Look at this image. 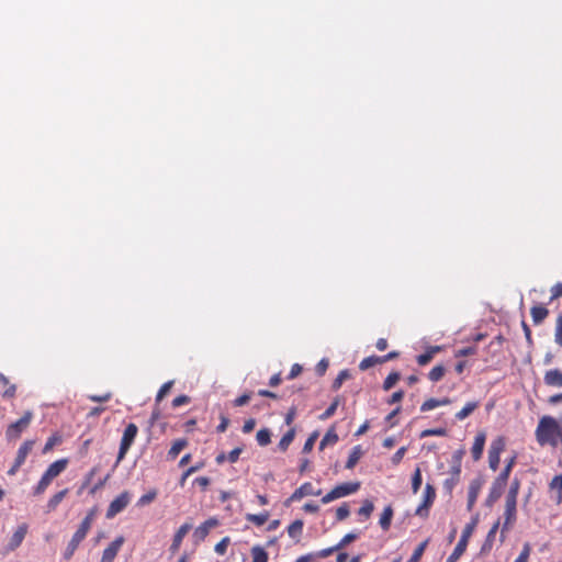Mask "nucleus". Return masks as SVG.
<instances>
[{"mask_svg": "<svg viewBox=\"0 0 562 562\" xmlns=\"http://www.w3.org/2000/svg\"><path fill=\"white\" fill-rule=\"evenodd\" d=\"M537 442L540 446L561 447L562 450V419L552 416H542L535 431Z\"/></svg>", "mask_w": 562, "mask_h": 562, "instance_id": "f257e3e1", "label": "nucleus"}, {"mask_svg": "<svg viewBox=\"0 0 562 562\" xmlns=\"http://www.w3.org/2000/svg\"><path fill=\"white\" fill-rule=\"evenodd\" d=\"M67 459H59L53 462L42 475L37 484V492L45 491L50 485L52 481L67 468Z\"/></svg>", "mask_w": 562, "mask_h": 562, "instance_id": "f03ea898", "label": "nucleus"}, {"mask_svg": "<svg viewBox=\"0 0 562 562\" xmlns=\"http://www.w3.org/2000/svg\"><path fill=\"white\" fill-rule=\"evenodd\" d=\"M33 416L31 411H26L20 419L11 423L5 429V438L9 441L18 440L21 434L30 426Z\"/></svg>", "mask_w": 562, "mask_h": 562, "instance_id": "7ed1b4c3", "label": "nucleus"}, {"mask_svg": "<svg viewBox=\"0 0 562 562\" xmlns=\"http://www.w3.org/2000/svg\"><path fill=\"white\" fill-rule=\"evenodd\" d=\"M138 434V427L134 423H130L124 431L120 443V450L117 454V460L121 461L127 451L130 450L131 446L133 445L136 436Z\"/></svg>", "mask_w": 562, "mask_h": 562, "instance_id": "20e7f679", "label": "nucleus"}, {"mask_svg": "<svg viewBox=\"0 0 562 562\" xmlns=\"http://www.w3.org/2000/svg\"><path fill=\"white\" fill-rule=\"evenodd\" d=\"M516 494H508L506 498V505H505V521L503 524L502 532H501V541H504V533L507 531L516 518Z\"/></svg>", "mask_w": 562, "mask_h": 562, "instance_id": "39448f33", "label": "nucleus"}, {"mask_svg": "<svg viewBox=\"0 0 562 562\" xmlns=\"http://www.w3.org/2000/svg\"><path fill=\"white\" fill-rule=\"evenodd\" d=\"M505 448V441L503 438L495 439L488 449V463L490 468L496 470L501 461V453Z\"/></svg>", "mask_w": 562, "mask_h": 562, "instance_id": "423d86ee", "label": "nucleus"}, {"mask_svg": "<svg viewBox=\"0 0 562 562\" xmlns=\"http://www.w3.org/2000/svg\"><path fill=\"white\" fill-rule=\"evenodd\" d=\"M35 445L34 440H25L19 448L13 467L9 470V474H14L18 469L25 462L29 453Z\"/></svg>", "mask_w": 562, "mask_h": 562, "instance_id": "0eeeda50", "label": "nucleus"}, {"mask_svg": "<svg viewBox=\"0 0 562 562\" xmlns=\"http://www.w3.org/2000/svg\"><path fill=\"white\" fill-rule=\"evenodd\" d=\"M218 525V520L216 518H210L206 521H204L202 525H200L195 530L193 531V540L198 544L202 542L209 535L210 530Z\"/></svg>", "mask_w": 562, "mask_h": 562, "instance_id": "6e6552de", "label": "nucleus"}, {"mask_svg": "<svg viewBox=\"0 0 562 562\" xmlns=\"http://www.w3.org/2000/svg\"><path fill=\"white\" fill-rule=\"evenodd\" d=\"M124 537L119 536L115 538L103 551L100 562H113L117 552L124 543Z\"/></svg>", "mask_w": 562, "mask_h": 562, "instance_id": "1a4fd4ad", "label": "nucleus"}, {"mask_svg": "<svg viewBox=\"0 0 562 562\" xmlns=\"http://www.w3.org/2000/svg\"><path fill=\"white\" fill-rule=\"evenodd\" d=\"M460 474L461 469L459 465L452 467L448 473L441 474L442 476H445L441 479L442 487L447 491H452L453 488H456L457 484L460 481Z\"/></svg>", "mask_w": 562, "mask_h": 562, "instance_id": "9d476101", "label": "nucleus"}, {"mask_svg": "<svg viewBox=\"0 0 562 562\" xmlns=\"http://www.w3.org/2000/svg\"><path fill=\"white\" fill-rule=\"evenodd\" d=\"M88 531L83 530L82 528H78V530L75 532V535L72 536L71 540L69 541L66 550H65V553H64V557L65 559H70L75 551L77 550L79 543L86 538Z\"/></svg>", "mask_w": 562, "mask_h": 562, "instance_id": "9b49d317", "label": "nucleus"}, {"mask_svg": "<svg viewBox=\"0 0 562 562\" xmlns=\"http://www.w3.org/2000/svg\"><path fill=\"white\" fill-rule=\"evenodd\" d=\"M128 504L127 494H121L117 496L109 506L106 517L112 518L120 512H122Z\"/></svg>", "mask_w": 562, "mask_h": 562, "instance_id": "f8f14e48", "label": "nucleus"}, {"mask_svg": "<svg viewBox=\"0 0 562 562\" xmlns=\"http://www.w3.org/2000/svg\"><path fill=\"white\" fill-rule=\"evenodd\" d=\"M192 529V525L189 524V522H186L183 524L178 530L177 532L175 533L173 536V540H172V543L170 546V552L172 554H175L180 546H181V542L183 540V538L186 537V535Z\"/></svg>", "mask_w": 562, "mask_h": 562, "instance_id": "ddd939ff", "label": "nucleus"}, {"mask_svg": "<svg viewBox=\"0 0 562 562\" xmlns=\"http://www.w3.org/2000/svg\"><path fill=\"white\" fill-rule=\"evenodd\" d=\"M441 351H442L441 346H429L424 353L418 355L416 357V362L418 363V366L425 367L434 359V357L437 353H439Z\"/></svg>", "mask_w": 562, "mask_h": 562, "instance_id": "4468645a", "label": "nucleus"}, {"mask_svg": "<svg viewBox=\"0 0 562 562\" xmlns=\"http://www.w3.org/2000/svg\"><path fill=\"white\" fill-rule=\"evenodd\" d=\"M513 460L505 467V469L499 473L497 479L495 480L493 487L491 492H502L506 484L509 476V472L512 469Z\"/></svg>", "mask_w": 562, "mask_h": 562, "instance_id": "2eb2a0df", "label": "nucleus"}, {"mask_svg": "<svg viewBox=\"0 0 562 562\" xmlns=\"http://www.w3.org/2000/svg\"><path fill=\"white\" fill-rule=\"evenodd\" d=\"M485 439L486 437L484 432H479L475 436L473 446L471 448V454L474 461L481 459L485 446Z\"/></svg>", "mask_w": 562, "mask_h": 562, "instance_id": "dca6fc26", "label": "nucleus"}, {"mask_svg": "<svg viewBox=\"0 0 562 562\" xmlns=\"http://www.w3.org/2000/svg\"><path fill=\"white\" fill-rule=\"evenodd\" d=\"M543 381L549 386L561 387L562 386V371L559 369H552L544 373Z\"/></svg>", "mask_w": 562, "mask_h": 562, "instance_id": "f3484780", "label": "nucleus"}, {"mask_svg": "<svg viewBox=\"0 0 562 562\" xmlns=\"http://www.w3.org/2000/svg\"><path fill=\"white\" fill-rule=\"evenodd\" d=\"M531 318L535 325H540L549 315V310L543 305H533L530 308Z\"/></svg>", "mask_w": 562, "mask_h": 562, "instance_id": "a211bd4d", "label": "nucleus"}, {"mask_svg": "<svg viewBox=\"0 0 562 562\" xmlns=\"http://www.w3.org/2000/svg\"><path fill=\"white\" fill-rule=\"evenodd\" d=\"M26 532H27V526L25 524H22L21 526H19L9 541V544H8L9 549L10 550L16 549L22 543Z\"/></svg>", "mask_w": 562, "mask_h": 562, "instance_id": "6ab92c4d", "label": "nucleus"}, {"mask_svg": "<svg viewBox=\"0 0 562 562\" xmlns=\"http://www.w3.org/2000/svg\"><path fill=\"white\" fill-rule=\"evenodd\" d=\"M451 403V400L449 397H443V398H428L426 400L422 406H420V411L422 412H429V411H432L439 406H445V405H449Z\"/></svg>", "mask_w": 562, "mask_h": 562, "instance_id": "aec40b11", "label": "nucleus"}, {"mask_svg": "<svg viewBox=\"0 0 562 562\" xmlns=\"http://www.w3.org/2000/svg\"><path fill=\"white\" fill-rule=\"evenodd\" d=\"M436 494H425L423 503L417 507L416 515L426 518L428 516V508L432 505Z\"/></svg>", "mask_w": 562, "mask_h": 562, "instance_id": "412c9836", "label": "nucleus"}, {"mask_svg": "<svg viewBox=\"0 0 562 562\" xmlns=\"http://www.w3.org/2000/svg\"><path fill=\"white\" fill-rule=\"evenodd\" d=\"M362 454H363V451H362L361 446L360 445L355 446L349 453V457L346 462V468L347 469L355 468V465L358 463V461L360 460Z\"/></svg>", "mask_w": 562, "mask_h": 562, "instance_id": "4be33fe9", "label": "nucleus"}, {"mask_svg": "<svg viewBox=\"0 0 562 562\" xmlns=\"http://www.w3.org/2000/svg\"><path fill=\"white\" fill-rule=\"evenodd\" d=\"M479 407L477 402H468L462 409L456 414L458 420H463L469 417Z\"/></svg>", "mask_w": 562, "mask_h": 562, "instance_id": "5701e85b", "label": "nucleus"}, {"mask_svg": "<svg viewBox=\"0 0 562 562\" xmlns=\"http://www.w3.org/2000/svg\"><path fill=\"white\" fill-rule=\"evenodd\" d=\"M479 522V514H476L472 520L464 527L460 540L468 543L470 537L472 536L476 525Z\"/></svg>", "mask_w": 562, "mask_h": 562, "instance_id": "b1692460", "label": "nucleus"}, {"mask_svg": "<svg viewBox=\"0 0 562 562\" xmlns=\"http://www.w3.org/2000/svg\"><path fill=\"white\" fill-rule=\"evenodd\" d=\"M0 382L7 386L4 392L2 393L3 398H13L15 396L16 386L15 384H10L8 378L0 372Z\"/></svg>", "mask_w": 562, "mask_h": 562, "instance_id": "393cba45", "label": "nucleus"}, {"mask_svg": "<svg viewBox=\"0 0 562 562\" xmlns=\"http://www.w3.org/2000/svg\"><path fill=\"white\" fill-rule=\"evenodd\" d=\"M303 530V521L301 519L294 520L289 527H288V533L291 538L299 541Z\"/></svg>", "mask_w": 562, "mask_h": 562, "instance_id": "a878e982", "label": "nucleus"}, {"mask_svg": "<svg viewBox=\"0 0 562 562\" xmlns=\"http://www.w3.org/2000/svg\"><path fill=\"white\" fill-rule=\"evenodd\" d=\"M499 520L495 521L492 528L490 529L486 539L482 546V551L491 550L495 535L497 532V529L499 528Z\"/></svg>", "mask_w": 562, "mask_h": 562, "instance_id": "bb28decb", "label": "nucleus"}, {"mask_svg": "<svg viewBox=\"0 0 562 562\" xmlns=\"http://www.w3.org/2000/svg\"><path fill=\"white\" fill-rule=\"evenodd\" d=\"M187 445L188 441L186 439L176 440L168 451V457L170 459H176L179 456V453L187 447Z\"/></svg>", "mask_w": 562, "mask_h": 562, "instance_id": "cd10ccee", "label": "nucleus"}, {"mask_svg": "<svg viewBox=\"0 0 562 562\" xmlns=\"http://www.w3.org/2000/svg\"><path fill=\"white\" fill-rule=\"evenodd\" d=\"M393 517V509L391 506H386L380 517V526L383 530H387L391 525V520Z\"/></svg>", "mask_w": 562, "mask_h": 562, "instance_id": "c85d7f7f", "label": "nucleus"}, {"mask_svg": "<svg viewBox=\"0 0 562 562\" xmlns=\"http://www.w3.org/2000/svg\"><path fill=\"white\" fill-rule=\"evenodd\" d=\"M376 364H382L380 356H370L361 360L359 363V369L361 371H366Z\"/></svg>", "mask_w": 562, "mask_h": 562, "instance_id": "c756f323", "label": "nucleus"}, {"mask_svg": "<svg viewBox=\"0 0 562 562\" xmlns=\"http://www.w3.org/2000/svg\"><path fill=\"white\" fill-rule=\"evenodd\" d=\"M294 437H295V429L294 428L289 429L279 441L280 450L285 451L289 448V446L291 445V442L293 441Z\"/></svg>", "mask_w": 562, "mask_h": 562, "instance_id": "7c9ffc66", "label": "nucleus"}, {"mask_svg": "<svg viewBox=\"0 0 562 562\" xmlns=\"http://www.w3.org/2000/svg\"><path fill=\"white\" fill-rule=\"evenodd\" d=\"M446 373V368L442 364L435 366L428 373V379L431 382H439Z\"/></svg>", "mask_w": 562, "mask_h": 562, "instance_id": "2f4dec72", "label": "nucleus"}, {"mask_svg": "<svg viewBox=\"0 0 562 562\" xmlns=\"http://www.w3.org/2000/svg\"><path fill=\"white\" fill-rule=\"evenodd\" d=\"M245 518H246L247 521L254 522L257 526H262L263 524L267 522V520L269 518V513L268 512H263V513H260L258 515L247 514L245 516Z\"/></svg>", "mask_w": 562, "mask_h": 562, "instance_id": "473e14b6", "label": "nucleus"}, {"mask_svg": "<svg viewBox=\"0 0 562 562\" xmlns=\"http://www.w3.org/2000/svg\"><path fill=\"white\" fill-rule=\"evenodd\" d=\"M467 546H468V543L463 542L462 540H459L453 552L450 554V557L447 559L446 562H457V560H459V558L465 551Z\"/></svg>", "mask_w": 562, "mask_h": 562, "instance_id": "72a5a7b5", "label": "nucleus"}, {"mask_svg": "<svg viewBox=\"0 0 562 562\" xmlns=\"http://www.w3.org/2000/svg\"><path fill=\"white\" fill-rule=\"evenodd\" d=\"M252 562H268V553L259 546L251 549Z\"/></svg>", "mask_w": 562, "mask_h": 562, "instance_id": "f704fd0d", "label": "nucleus"}, {"mask_svg": "<svg viewBox=\"0 0 562 562\" xmlns=\"http://www.w3.org/2000/svg\"><path fill=\"white\" fill-rule=\"evenodd\" d=\"M256 439L259 446H267L271 441V434L269 429L263 428L257 431Z\"/></svg>", "mask_w": 562, "mask_h": 562, "instance_id": "c9c22d12", "label": "nucleus"}, {"mask_svg": "<svg viewBox=\"0 0 562 562\" xmlns=\"http://www.w3.org/2000/svg\"><path fill=\"white\" fill-rule=\"evenodd\" d=\"M351 374L348 370H341L333 382V390L337 391L341 387L342 383L350 379Z\"/></svg>", "mask_w": 562, "mask_h": 562, "instance_id": "e433bc0d", "label": "nucleus"}, {"mask_svg": "<svg viewBox=\"0 0 562 562\" xmlns=\"http://www.w3.org/2000/svg\"><path fill=\"white\" fill-rule=\"evenodd\" d=\"M338 441V435L334 431H328L319 442V449L324 450L327 445H335Z\"/></svg>", "mask_w": 562, "mask_h": 562, "instance_id": "4c0bfd02", "label": "nucleus"}, {"mask_svg": "<svg viewBox=\"0 0 562 562\" xmlns=\"http://www.w3.org/2000/svg\"><path fill=\"white\" fill-rule=\"evenodd\" d=\"M401 375L398 372H391L383 382V390H391L400 380Z\"/></svg>", "mask_w": 562, "mask_h": 562, "instance_id": "58836bf2", "label": "nucleus"}, {"mask_svg": "<svg viewBox=\"0 0 562 562\" xmlns=\"http://www.w3.org/2000/svg\"><path fill=\"white\" fill-rule=\"evenodd\" d=\"M427 543L428 540H425L422 543H419L407 562H418L427 547Z\"/></svg>", "mask_w": 562, "mask_h": 562, "instance_id": "ea45409f", "label": "nucleus"}, {"mask_svg": "<svg viewBox=\"0 0 562 562\" xmlns=\"http://www.w3.org/2000/svg\"><path fill=\"white\" fill-rule=\"evenodd\" d=\"M173 385V381H168L166 383H164L159 391L157 392V395H156V403L158 404L159 402L162 401V398L169 393V391L171 390Z\"/></svg>", "mask_w": 562, "mask_h": 562, "instance_id": "a19ab883", "label": "nucleus"}, {"mask_svg": "<svg viewBox=\"0 0 562 562\" xmlns=\"http://www.w3.org/2000/svg\"><path fill=\"white\" fill-rule=\"evenodd\" d=\"M359 487H360L359 483L344 484V485H338V486L334 487L330 492L349 493V492H356Z\"/></svg>", "mask_w": 562, "mask_h": 562, "instance_id": "79ce46f5", "label": "nucleus"}, {"mask_svg": "<svg viewBox=\"0 0 562 562\" xmlns=\"http://www.w3.org/2000/svg\"><path fill=\"white\" fill-rule=\"evenodd\" d=\"M554 341L562 347V315H559L555 323Z\"/></svg>", "mask_w": 562, "mask_h": 562, "instance_id": "37998d69", "label": "nucleus"}, {"mask_svg": "<svg viewBox=\"0 0 562 562\" xmlns=\"http://www.w3.org/2000/svg\"><path fill=\"white\" fill-rule=\"evenodd\" d=\"M373 509H374L373 503L369 499H366L363 502L362 506L359 508L358 514L360 516L368 518L371 515V513L373 512Z\"/></svg>", "mask_w": 562, "mask_h": 562, "instance_id": "c03bdc74", "label": "nucleus"}, {"mask_svg": "<svg viewBox=\"0 0 562 562\" xmlns=\"http://www.w3.org/2000/svg\"><path fill=\"white\" fill-rule=\"evenodd\" d=\"M95 513H97L95 508H92V509L88 513V515L85 517V519L81 521V524H80V526H79V527H80V528H82V529H83V530H86V531H89V530H90V528H91V525H92L93 518H94V516H95Z\"/></svg>", "mask_w": 562, "mask_h": 562, "instance_id": "a18cd8bd", "label": "nucleus"}, {"mask_svg": "<svg viewBox=\"0 0 562 562\" xmlns=\"http://www.w3.org/2000/svg\"><path fill=\"white\" fill-rule=\"evenodd\" d=\"M339 403H340L339 397H336L333 401V403L326 408V411L321 415V418L327 419V418L331 417L335 414Z\"/></svg>", "mask_w": 562, "mask_h": 562, "instance_id": "49530a36", "label": "nucleus"}, {"mask_svg": "<svg viewBox=\"0 0 562 562\" xmlns=\"http://www.w3.org/2000/svg\"><path fill=\"white\" fill-rule=\"evenodd\" d=\"M447 430L445 428H429L422 431L420 437L445 436Z\"/></svg>", "mask_w": 562, "mask_h": 562, "instance_id": "de8ad7c7", "label": "nucleus"}, {"mask_svg": "<svg viewBox=\"0 0 562 562\" xmlns=\"http://www.w3.org/2000/svg\"><path fill=\"white\" fill-rule=\"evenodd\" d=\"M423 477H422V471L420 468L417 467L414 471L413 477H412V487L414 492H417V490L420 487Z\"/></svg>", "mask_w": 562, "mask_h": 562, "instance_id": "09e8293b", "label": "nucleus"}, {"mask_svg": "<svg viewBox=\"0 0 562 562\" xmlns=\"http://www.w3.org/2000/svg\"><path fill=\"white\" fill-rule=\"evenodd\" d=\"M318 437V432L317 431H314L310 435V437L306 439L304 446H303V452L304 453H308L312 451L314 445H315V441Z\"/></svg>", "mask_w": 562, "mask_h": 562, "instance_id": "8fccbe9b", "label": "nucleus"}, {"mask_svg": "<svg viewBox=\"0 0 562 562\" xmlns=\"http://www.w3.org/2000/svg\"><path fill=\"white\" fill-rule=\"evenodd\" d=\"M549 487L552 492H562V474L554 475Z\"/></svg>", "mask_w": 562, "mask_h": 562, "instance_id": "3c124183", "label": "nucleus"}, {"mask_svg": "<svg viewBox=\"0 0 562 562\" xmlns=\"http://www.w3.org/2000/svg\"><path fill=\"white\" fill-rule=\"evenodd\" d=\"M190 402H191L190 396H188L186 394H182V395H179V396L173 398L172 407L177 408V407H180L182 405L189 404Z\"/></svg>", "mask_w": 562, "mask_h": 562, "instance_id": "603ef678", "label": "nucleus"}, {"mask_svg": "<svg viewBox=\"0 0 562 562\" xmlns=\"http://www.w3.org/2000/svg\"><path fill=\"white\" fill-rule=\"evenodd\" d=\"M357 538V535L356 533H347L341 540L339 543H337L335 546V549H342L345 548L347 544H349L350 542H352L353 540H356Z\"/></svg>", "mask_w": 562, "mask_h": 562, "instance_id": "864d4df0", "label": "nucleus"}, {"mask_svg": "<svg viewBox=\"0 0 562 562\" xmlns=\"http://www.w3.org/2000/svg\"><path fill=\"white\" fill-rule=\"evenodd\" d=\"M476 352H477V348L475 346L465 347V348L459 349L456 352V357H468V356L475 355Z\"/></svg>", "mask_w": 562, "mask_h": 562, "instance_id": "5fc2aeb1", "label": "nucleus"}, {"mask_svg": "<svg viewBox=\"0 0 562 562\" xmlns=\"http://www.w3.org/2000/svg\"><path fill=\"white\" fill-rule=\"evenodd\" d=\"M59 441L60 438L58 436L49 437L43 448V453H47L48 451H50L54 448V446L57 445Z\"/></svg>", "mask_w": 562, "mask_h": 562, "instance_id": "6e6d98bb", "label": "nucleus"}, {"mask_svg": "<svg viewBox=\"0 0 562 562\" xmlns=\"http://www.w3.org/2000/svg\"><path fill=\"white\" fill-rule=\"evenodd\" d=\"M530 546L529 543H525L522 551L519 557L514 562H528L530 555Z\"/></svg>", "mask_w": 562, "mask_h": 562, "instance_id": "4d7b16f0", "label": "nucleus"}, {"mask_svg": "<svg viewBox=\"0 0 562 562\" xmlns=\"http://www.w3.org/2000/svg\"><path fill=\"white\" fill-rule=\"evenodd\" d=\"M251 398V393H244L234 400V406L240 407L246 405Z\"/></svg>", "mask_w": 562, "mask_h": 562, "instance_id": "13d9d810", "label": "nucleus"}, {"mask_svg": "<svg viewBox=\"0 0 562 562\" xmlns=\"http://www.w3.org/2000/svg\"><path fill=\"white\" fill-rule=\"evenodd\" d=\"M561 296H562V283L558 282L557 284H554L551 288V297H550L549 303H551L552 301H554L555 299H559Z\"/></svg>", "mask_w": 562, "mask_h": 562, "instance_id": "bf43d9fd", "label": "nucleus"}, {"mask_svg": "<svg viewBox=\"0 0 562 562\" xmlns=\"http://www.w3.org/2000/svg\"><path fill=\"white\" fill-rule=\"evenodd\" d=\"M243 452L241 447H237L233 449L228 454H226L227 461L231 463H235L238 459L240 453Z\"/></svg>", "mask_w": 562, "mask_h": 562, "instance_id": "052dcab7", "label": "nucleus"}, {"mask_svg": "<svg viewBox=\"0 0 562 562\" xmlns=\"http://www.w3.org/2000/svg\"><path fill=\"white\" fill-rule=\"evenodd\" d=\"M209 483H210L209 477L199 476V477L194 479L193 486L196 488H200V490H205L206 486L209 485Z\"/></svg>", "mask_w": 562, "mask_h": 562, "instance_id": "680f3d73", "label": "nucleus"}, {"mask_svg": "<svg viewBox=\"0 0 562 562\" xmlns=\"http://www.w3.org/2000/svg\"><path fill=\"white\" fill-rule=\"evenodd\" d=\"M228 543H229V538L228 537L223 538L218 543H216L215 551L218 554H224L226 552Z\"/></svg>", "mask_w": 562, "mask_h": 562, "instance_id": "e2e57ef3", "label": "nucleus"}, {"mask_svg": "<svg viewBox=\"0 0 562 562\" xmlns=\"http://www.w3.org/2000/svg\"><path fill=\"white\" fill-rule=\"evenodd\" d=\"M348 516H349V508H348V506L346 504L337 508L336 517H337L338 520H344Z\"/></svg>", "mask_w": 562, "mask_h": 562, "instance_id": "0e129e2a", "label": "nucleus"}, {"mask_svg": "<svg viewBox=\"0 0 562 562\" xmlns=\"http://www.w3.org/2000/svg\"><path fill=\"white\" fill-rule=\"evenodd\" d=\"M64 494H55L50 501L48 502V512L53 510L57 507V505L61 502Z\"/></svg>", "mask_w": 562, "mask_h": 562, "instance_id": "69168bd1", "label": "nucleus"}, {"mask_svg": "<svg viewBox=\"0 0 562 562\" xmlns=\"http://www.w3.org/2000/svg\"><path fill=\"white\" fill-rule=\"evenodd\" d=\"M155 496H156V494H143V496L139 498L137 505L146 506L155 499Z\"/></svg>", "mask_w": 562, "mask_h": 562, "instance_id": "338daca9", "label": "nucleus"}, {"mask_svg": "<svg viewBox=\"0 0 562 562\" xmlns=\"http://www.w3.org/2000/svg\"><path fill=\"white\" fill-rule=\"evenodd\" d=\"M403 397H404V391H402V390L396 391L387 400V404L398 403V402H401L403 400Z\"/></svg>", "mask_w": 562, "mask_h": 562, "instance_id": "774afa93", "label": "nucleus"}]
</instances>
